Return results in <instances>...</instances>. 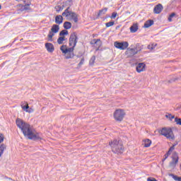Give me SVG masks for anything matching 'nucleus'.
<instances>
[{
    "label": "nucleus",
    "instance_id": "obj_1",
    "mask_svg": "<svg viewBox=\"0 0 181 181\" xmlns=\"http://www.w3.org/2000/svg\"><path fill=\"white\" fill-rule=\"evenodd\" d=\"M16 124L23 132L24 136H26L28 139H42L39 133L36 132L35 129L30 127V124L25 122L21 118H17L16 120Z\"/></svg>",
    "mask_w": 181,
    "mask_h": 181
},
{
    "label": "nucleus",
    "instance_id": "obj_2",
    "mask_svg": "<svg viewBox=\"0 0 181 181\" xmlns=\"http://www.w3.org/2000/svg\"><path fill=\"white\" fill-rule=\"evenodd\" d=\"M110 146L112 148V151L114 153H124V144L119 140L115 139L109 143Z\"/></svg>",
    "mask_w": 181,
    "mask_h": 181
},
{
    "label": "nucleus",
    "instance_id": "obj_3",
    "mask_svg": "<svg viewBox=\"0 0 181 181\" xmlns=\"http://www.w3.org/2000/svg\"><path fill=\"white\" fill-rule=\"evenodd\" d=\"M60 50L64 54L65 59H73L74 57V48L69 47L67 45H62Z\"/></svg>",
    "mask_w": 181,
    "mask_h": 181
},
{
    "label": "nucleus",
    "instance_id": "obj_4",
    "mask_svg": "<svg viewBox=\"0 0 181 181\" xmlns=\"http://www.w3.org/2000/svg\"><path fill=\"white\" fill-rule=\"evenodd\" d=\"M24 4H19L16 6L18 13L25 12V11H30V5H32V0H23Z\"/></svg>",
    "mask_w": 181,
    "mask_h": 181
},
{
    "label": "nucleus",
    "instance_id": "obj_5",
    "mask_svg": "<svg viewBox=\"0 0 181 181\" xmlns=\"http://www.w3.org/2000/svg\"><path fill=\"white\" fill-rule=\"evenodd\" d=\"M70 9V6H69L65 11L62 13V16H65L67 19H70L71 21H74L75 23L78 22V15L77 13L69 11Z\"/></svg>",
    "mask_w": 181,
    "mask_h": 181
},
{
    "label": "nucleus",
    "instance_id": "obj_6",
    "mask_svg": "<svg viewBox=\"0 0 181 181\" xmlns=\"http://www.w3.org/2000/svg\"><path fill=\"white\" fill-rule=\"evenodd\" d=\"M159 134L167 138V139H175V134L173 130L170 127H163L159 130Z\"/></svg>",
    "mask_w": 181,
    "mask_h": 181
},
{
    "label": "nucleus",
    "instance_id": "obj_7",
    "mask_svg": "<svg viewBox=\"0 0 181 181\" xmlns=\"http://www.w3.org/2000/svg\"><path fill=\"white\" fill-rule=\"evenodd\" d=\"M125 110L124 109H117L113 113L114 119L117 122H122L124 121V118H125Z\"/></svg>",
    "mask_w": 181,
    "mask_h": 181
},
{
    "label": "nucleus",
    "instance_id": "obj_8",
    "mask_svg": "<svg viewBox=\"0 0 181 181\" xmlns=\"http://www.w3.org/2000/svg\"><path fill=\"white\" fill-rule=\"evenodd\" d=\"M59 30H60L59 25L54 24L47 35L48 42H53V36H54L55 33H59Z\"/></svg>",
    "mask_w": 181,
    "mask_h": 181
},
{
    "label": "nucleus",
    "instance_id": "obj_9",
    "mask_svg": "<svg viewBox=\"0 0 181 181\" xmlns=\"http://www.w3.org/2000/svg\"><path fill=\"white\" fill-rule=\"evenodd\" d=\"M77 40H78V37L77 36V34L76 33H71L69 37V47L74 49L76 46H77Z\"/></svg>",
    "mask_w": 181,
    "mask_h": 181
},
{
    "label": "nucleus",
    "instance_id": "obj_10",
    "mask_svg": "<svg viewBox=\"0 0 181 181\" xmlns=\"http://www.w3.org/2000/svg\"><path fill=\"white\" fill-rule=\"evenodd\" d=\"M114 46L116 49H119V50H127L129 46V43L127 41L121 42L116 41L114 42Z\"/></svg>",
    "mask_w": 181,
    "mask_h": 181
},
{
    "label": "nucleus",
    "instance_id": "obj_11",
    "mask_svg": "<svg viewBox=\"0 0 181 181\" xmlns=\"http://www.w3.org/2000/svg\"><path fill=\"white\" fill-rule=\"evenodd\" d=\"M146 64L144 62L139 63L136 66V71L137 73H142L146 71Z\"/></svg>",
    "mask_w": 181,
    "mask_h": 181
},
{
    "label": "nucleus",
    "instance_id": "obj_12",
    "mask_svg": "<svg viewBox=\"0 0 181 181\" xmlns=\"http://www.w3.org/2000/svg\"><path fill=\"white\" fill-rule=\"evenodd\" d=\"M172 162L170 163V166L171 168H175L177 163L179 162V157L177 156V153H174L173 156L172 157Z\"/></svg>",
    "mask_w": 181,
    "mask_h": 181
},
{
    "label": "nucleus",
    "instance_id": "obj_13",
    "mask_svg": "<svg viewBox=\"0 0 181 181\" xmlns=\"http://www.w3.org/2000/svg\"><path fill=\"white\" fill-rule=\"evenodd\" d=\"M162 11H163V6H162V4H157L154 7V9H153V12L156 15L160 13V12H162Z\"/></svg>",
    "mask_w": 181,
    "mask_h": 181
},
{
    "label": "nucleus",
    "instance_id": "obj_14",
    "mask_svg": "<svg viewBox=\"0 0 181 181\" xmlns=\"http://www.w3.org/2000/svg\"><path fill=\"white\" fill-rule=\"evenodd\" d=\"M45 49L49 53H53L54 52V45L50 42H47L45 43Z\"/></svg>",
    "mask_w": 181,
    "mask_h": 181
},
{
    "label": "nucleus",
    "instance_id": "obj_15",
    "mask_svg": "<svg viewBox=\"0 0 181 181\" xmlns=\"http://www.w3.org/2000/svg\"><path fill=\"white\" fill-rule=\"evenodd\" d=\"M152 145V141L149 139H146L142 141V146L144 148H149Z\"/></svg>",
    "mask_w": 181,
    "mask_h": 181
},
{
    "label": "nucleus",
    "instance_id": "obj_16",
    "mask_svg": "<svg viewBox=\"0 0 181 181\" xmlns=\"http://www.w3.org/2000/svg\"><path fill=\"white\" fill-rule=\"evenodd\" d=\"M138 29H139L138 23H134L130 27V32L131 33H136V32H138Z\"/></svg>",
    "mask_w": 181,
    "mask_h": 181
},
{
    "label": "nucleus",
    "instance_id": "obj_17",
    "mask_svg": "<svg viewBox=\"0 0 181 181\" xmlns=\"http://www.w3.org/2000/svg\"><path fill=\"white\" fill-rule=\"evenodd\" d=\"M55 23H57V25H62V23H63V16H57L55 17Z\"/></svg>",
    "mask_w": 181,
    "mask_h": 181
},
{
    "label": "nucleus",
    "instance_id": "obj_18",
    "mask_svg": "<svg viewBox=\"0 0 181 181\" xmlns=\"http://www.w3.org/2000/svg\"><path fill=\"white\" fill-rule=\"evenodd\" d=\"M21 107L22 110L25 112L26 111H28V110H29V104L26 101L22 102L21 104Z\"/></svg>",
    "mask_w": 181,
    "mask_h": 181
},
{
    "label": "nucleus",
    "instance_id": "obj_19",
    "mask_svg": "<svg viewBox=\"0 0 181 181\" xmlns=\"http://www.w3.org/2000/svg\"><path fill=\"white\" fill-rule=\"evenodd\" d=\"M152 25H153V20H148L144 23V28H151Z\"/></svg>",
    "mask_w": 181,
    "mask_h": 181
},
{
    "label": "nucleus",
    "instance_id": "obj_20",
    "mask_svg": "<svg viewBox=\"0 0 181 181\" xmlns=\"http://www.w3.org/2000/svg\"><path fill=\"white\" fill-rule=\"evenodd\" d=\"M134 48L136 49V52L139 53V52L144 49V45L141 44H136Z\"/></svg>",
    "mask_w": 181,
    "mask_h": 181
},
{
    "label": "nucleus",
    "instance_id": "obj_21",
    "mask_svg": "<svg viewBox=\"0 0 181 181\" xmlns=\"http://www.w3.org/2000/svg\"><path fill=\"white\" fill-rule=\"evenodd\" d=\"M64 29H66V30L69 29H71V23L69 22V21H66L64 23Z\"/></svg>",
    "mask_w": 181,
    "mask_h": 181
},
{
    "label": "nucleus",
    "instance_id": "obj_22",
    "mask_svg": "<svg viewBox=\"0 0 181 181\" xmlns=\"http://www.w3.org/2000/svg\"><path fill=\"white\" fill-rule=\"evenodd\" d=\"M69 35V31L67 30H63L59 33V36L61 37H66Z\"/></svg>",
    "mask_w": 181,
    "mask_h": 181
},
{
    "label": "nucleus",
    "instance_id": "obj_23",
    "mask_svg": "<svg viewBox=\"0 0 181 181\" xmlns=\"http://www.w3.org/2000/svg\"><path fill=\"white\" fill-rule=\"evenodd\" d=\"M66 37H59L57 39V43L58 45H63V42H66Z\"/></svg>",
    "mask_w": 181,
    "mask_h": 181
},
{
    "label": "nucleus",
    "instance_id": "obj_24",
    "mask_svg": "<svg viewBox=\"0 0 181 181\" xmlns=\"http://www.w3.org/2000/svg\"><path fill=\"white\" fill-rule=\"evenodd\" d=\"M107 11H108V8H104L103 9L100 10L99 13H98V16H101V15H105Z\"/></svg>",
    "mask_w": 181,
    "mask_h": 181
},
{
    "label": "nucleus",
    "instance_id": "obj_25",
    "mask_svg": "<svg viewBox=\"0 0 181 181\" xmlns=\"http://www.w3.org/2000/svg\"><path fill=\"white\" fill-rule=\"evenodd\" d=\"M165 118H167L168 119H169V121H172L173 119H174L175 115H173L170 113H166L165 115Z\"/></svg>",
    "mask_w": 181,
    "mask_h": 181
},
{
    "label": "nucleus",
    "instance_id": "obj_26",
    "mask_svg": "<svg viewBox=\"0 0 181 181\" xmlns=\"http://www.w3.org/2000/svg\"><path fill=\"white\" fill-rule=\"evenodd\" d=\"M156 46H158L157 44L151 43L150 45H148V49L149 50H154V49H155V47H156Z\"/></svg>",
    "mask_w": 181,
    "mask_h": 181
},
{
    "label": "nucleus",
    "instance_id": "obj_27",
    "mask_svg": "<svg viewBox=\"0 0 181 181\" xmlns=\"http://www.w3.org/2000/svg\"><path fill=\"white\" fill-rule=\"evenodd\" d=\"M6 146L4 144H1L0 146V158L2 156V154L4 153V151H5V148Z\"/></svg>",
    "mask_w": 181,
    "mask_h": 181
},
{
    "label": "nucleus",
    "instance_id": "obj_28",
    "mask_svg": "<svg viewBox=\"0 0 181 181\" xmlns=\"http://www.w3.org/2000/svg\"><path fill=\"white\" fill-rule=\"evenodd\" d=\"M169 176L173 177V179H174V180L181 181V177H177V175H175L173 174H169Z\"/></svg>",
    "mask_w": 181,
    "mask_h": 181
},
{
    "label": "nucleus",
    "instance_id": "obj_29",
    "mask_svg": "<svg viewBox=\"0 0 181 181\" xmlns=\"http://www.w3.org/2000/svg\"><path fill=\"white\" fill-rule=\"evenodd\" d=\"M115 25V23L114 21H110L105 23L106 28H111V26H114Z\"/></svg>",
    "mask_w": 181,
    "mask_h": 181
},
{
    "label": "nucleus",
    "instance_id": "obj_30",
    "mask_svg": "<svg viewBox=\"0 0 181 181\" xmlns=\"http://www.w3.org/2000/svg\"><path fill=\"white\" fill-rule=\"evenodd\" d=\"M175 16H176V13H172L169 17H168V22H172V19H173V18H175Z\"/></svg>",
    "mask_w": 181,
    "mask_h": 181
},
{
    "label": "nucleus",
    "instance_id": "obj_31",
    "mask_svg": "<svg viewBox=\"0 0 181 181\" xmlns=\"http://www.w3.org/2000/svg\"><path fill=\"white\" fill-rule=\"evenodd\" d=\"M129 52L132 53V54H137L136 49L135 48H130Z\"/></svg>",
    "mask_w": 181,
    "mask_h": 181
},
{
    "label": "nucleus",
    "instance_id": "obj_32",
    "mask_svg": "<svg viewBox=\"0 0 181 181\" xmlns=\"http://www.w3.org/2000/svg\"><path fill=\"white\" fill-rule=\"evenodd\" d=\"M175 122H176L177 125H181V119L178 117H175Z\"/></svg>",
    "mask_w": 181,
    "mask_h": 181
},
{
    "label": "nucleus",
    "instance_id": "obj_33",
    "mask_svg": "<svg viewBox=\"0 0 181 181\" xmlns=\"http://www.w3.org/2000/svg\"><path fill=\"white\" fill-rule=\"evenodd\" d=\"M55 10L57 12H60L61 11H63V7H62V6H56Z\"/></svg>",
    "mask_w": 181,
    "mask_h": 181
},
{
    "label": "nucleus",
    "instance_id": "obj_34",
    "mask_svg": "<svg viewBox=\"0 0 181 181\" xmlns=\"http://www.w3.org/2000/svg\"><path fill=\"white\" fill-rule=\"evenodd\" d=\"M90 64H94L95 63V56L91 57L89 62Z\"/></svg>",
    "mask_w": 181,
    "mask_h": 181
},
{
    "label": "nucleus",
    "instance_id": "obj_35",
    "mask_svg": "<svg viewBox=\"0 0 181 181\" xmlns=\"http://www.w3.org/2000/svg\"><path fill=\"white\" fill-rule=\"evenodd\" d=\"M98 42H101V40H100V39H94L93 40V42H90V45H97V43H98Z\"/></svg>",
    "mask_w": 181,
    "mask_h": 181
},
{
    "label": "nucleus",
    "instance_id": "obj_36",
    "mask_svg": "<svg viewBox=\"0 0 181 181\" xmlns=\"http://www.w3.org/2000/svg\"><path fill=\"white\" fill-rule=\"evenodd\" d=\"M117 16H118V13L117 12H113L110 18L111 19H115V18H117Z\"/></svg>",
    "mask_w": 181,
    "mask_h": 181
},
{
    "label": "nucleus",
    "instance_id": "obj_37",
    "mask_svg": "<svg viewBox=\"0 0 181 181\" xmlns=\"http://www.w3.org/2000/svg\"><path fill=\"white\" fill-rule=\"evenodd\" d=\"M4 139H5V136L3 134H0V144H1V142H4Z\"/></svg>",
    "mask_w": 181,
    "mask_h": 181
},
{
    "label": "nucleus",
    "instance_id": "obj_38",
    "mask_svg": "<svg viewBox=\"0 0 181 181\" xmlns=\"http://www.w3.org/2000/svg\"><path fill=\"white\" fill-rule=\"evenodd\" d=\"M34 111H35V110H33V108H30V109H28L25 112H28L29 114H30L31 112H33Z\"/></svg>",
    "mask_w": 181,
    "mask_h": 181
},
{
    "label": "nucleus",
    "instance_id": "obj_39",
    "mask_svg": "<svg viewBox=\"0 0 181 181\" xmlns=\"http://www.w3.org/2000/svg\"><path fill=\"white\" fill-rule=\"evenodd\" d=\"M147 181H158V180L153 177H148L147 178Z\"/></svg>",
    "mask_w": 181,
    "mask_h": 181
},
{
    "label": "nucleus",
    "instance_id": "obj_40",
    "mask_svg": "<svg viewBox=\"0 0 181 181\" xmlns=\"http://www.w3.org/2000/svg\"><path fill=\"white\" fill-rule=\"evenodd\" d=\"M84 64V58H83L78 64V66H83Z\"/></svg>",
    "mask_w": 181,
    "mask_h": 181
},
{
    "label": "nucleus",
    "instance_id": "obj_41",
    "mask_svg": "<svg viewBox=\"0 0 181 181\" xmlns=\"http://www.w3.org/2000/svg\"><path fill=\"white\" fill-rule=\"evenodd\" d=\"M167 158H169V156L165 153L164 155V158L163 159V162H165Z\"/></svg>",
    "mask_w": 181,
    "mask_h": 181
},
{
    "label": "nucleus",
    "instance_id": "obj_42",
    "mask_svg": "<svg viewBox=\"0 0 181 181\" xmlns=\"http://www.w3.org/2000/svg\"><path fill=\"white\" fill-rule=\"evenodd\" d=\"M174 150H175V146H173L170 148L168 151H170V152H173Z\"/></svg>",
    "mask_w": 181,
    "mask_h": 181
},
{
    "label": "nucleus",
    "instance_id": "obj_43",
    "mask_svg": "<svg viewBox=\"0 0 181 181\" xmlns=\"http://www.w3.org/2000/svg\"><path fill=\"white\" fill-rule=\"evenodd\" d=\"M172 151H170L169 150H168V151L165 153V154H167V155H168V156L170 155V153H171Z\"/></svg>",
    "mask_w": 181,
    "mask_h": 181
},
{
    "label": "nucleus",
    "instance_id": "obj_44",
    "mask_svg": "<svg viewBox=\"0 0 181 181\" xmlns=\"http://www.w3.org/2000/svg\"><path fill=\"white\" fill-rule=\"evenodd\" d=\"M16 2H23V0H16Z\"/></svg>",
    "mask_w": 181,
    "mask_h": 181
},
{
    "label": "nucleus",
    "instance_id": "obj_45",
    "mask_svg": "<svg viewBox=\"0 0 181 181\" xmlns=\"http://www.w3.org/2000/svg\"><path fill=\"white\" fill-rule=\"evenodd\" d=\"M98 50H100V47H98V48L96 49V51H98Z\"/></svg>",
    "mask_w": 181,
    "mask_h": 181
},
{
    "label": "nucleus",
    "instance_id": "obj_46",
    "mask_svg": "<svg viewBox=\"0 0 181 181\" xmlns=\"http://www.w3.org/2000/svg\"><path fill=\"white\" fill-rule=\"evenodd\" d=\"M0 9H2V6H1V4H0Z\"/></svg>",
    "mask_w": 181,
    "mask_h": 181
}]
</instances>
